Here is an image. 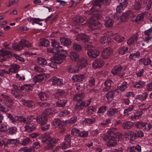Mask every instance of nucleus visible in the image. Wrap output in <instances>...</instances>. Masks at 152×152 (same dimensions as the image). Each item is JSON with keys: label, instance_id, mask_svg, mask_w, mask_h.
<instances>
[{"label": "nucleus", "instance_id": "nucleus-16", "mask_svg": "<svg viewBox=\"0 0 152 152\" xmlns=\"http://www.w3.org/2000/svg\"><path fill=\"white\" fill-rule=\"evenodd\" d=\"M85 78V76L84 74H78L73 76L72 79L74 82H80L83 81Z\"/></svg>", "mask_w": 152, "mask_h": 152}, {"label": "nucleus", "instance_id": "nucleus-18", "mask_svg": "<svg viewBox=\"0 0 152 152\" xmlns=\"http://www.w3.org/2000/svg\"><path fill=\"white\" fill-rule=\"evenodd\" d=\"M38 95L40 99L42 101L47 100L49 98V95L48 94L45 92L41 91L39 92Z\"/></svg>", "mask_w": 152, "mask_h": 152}, {"label": "nucleus", "instance_id": "nucleus-49", "mask_svg": "<svg viewBox=\"0 0 152 152\" xmlns=\"http://www.w3.org/2000/svg\"><path fill=\"white\" fill-rule=\"evenodd\" d=\"M69 111L67 110H65L61 111L58 114V116L60 117L66 116L70 114Z\"/></svg>", "mask_w": 152, "mask_h": 152}, {"label": "nucleus", "instance_id": "nucleus-1", "mask_svg": "<svg viewBox=\"0 0 152 152\" xmlns=\"http://www.w3.org/2000/svg\"><path fill=\"white\" fill-rule=\"evenodd\" d=\"M63 53H61L57 56H53L50 59L51 62L48 64V65L52 68H55L57 67V64H61L63 62V60L66 58V54H67L66 50H63Z\"/></svg>", "mask_w": 152, "mask_h": 152}, {"label": "nucleus", "instance_id": "nucleus-47", "mask_svg": "<svg viewBox=\"0 0 152 152\" xmlns=\"http://www.w3.org/2000/svg\"><path fill=\"white\" fill-rule=\"evenodd\" d=\"M60 41L61 44L64 45H69L71 43V41L68 39L64 38H60Z\"/></svg>", "mask_w": 152, "mask_h": 152}, {"label": "nucleus", "instance_id": "nucleus-61", "mask_svg": "<svg viewBox=\"0 0 152 152\" xmlns=\"http://www.w3.org/2000/svg\"><path fill=\"white\" fill-rule=\"evenodd\" d=\"M73 20L74 21L76 22H82L85 20V18H83L80 16H76L74 18Z\"/></svg>", "mask_w": 152, "mask_h": 152}, {"label": "nucleus", "instance_id": "nucleus-64", "mask_svg": "<svg viewBox=\"0 0 152 152\" xmlns=\"http://www.w3.org/2000/svg\"><path fill=\"white\" fill-rule=\"evenodd\" d=\"M143 131L144 132H147L149 131L152 127V125L150 124L145 123Z\"/></svg>", "mask_w": 152, "mask_h": 152}, {"label": "nucleus", "instance_id": "nucleus-2", "mask_svg": "<svg viewBox=\"0 0 152 152\" xmlns=\"http://www.w3.org/2000/svg\"><path fill=\"white\" fill-rule=\"evenodd\" d=\"M86 24L92 30L101 29L102 27L101 23L94 19L93 17H91L86 22Z\"/></svg>", "mask_w": 152, "mask_h": 152}, {"label": "nucleus", "instance_id": "nucleus-5", "mask_svg": "<svg viewBox=\"0 0 152 152\" xmlns=\"http://www.w3.org/2000/svg\"><path fill=\"white\" fill-rule=\"evenodd\" d=\"M119 135L116 133L113 132L111 130H109L107 132V134L105 135V140L107 139L109 140H118Z\"/></svg>", "mask_w": 152, "mask_h": 152}, {"label": "nucleus", "instance_id": "nucleus-59", "mask_svg": "<svg viewBox=\"0 0 152 152\" xmlns=\"http://www.w3.org/2000/svg\"><path fill=\"white\" fill-rule=\"evenodd\" d=\"M76 67L75 65H72L69 66L67 68V71L70 73H74L76 72Z\"/></svg>", "mask_w": 152, "mask_h": 152}, {"label": "nucleus", "instance_id": "nucleus-4", "mask_svg": "<svg viewBox=\"0 0 152 152\" xmlns=\"http://www.w3.org/2000/svg\"><path fill=\"white\" fill-rule=\"evenodd\" d=\"M49 113H47L46 114H42L41 115L38 116L36 118L37 123L41 125H45L48 121L47 115Z\"/></svg>", "mask_w": 152, "mask_h": 152}, {"label": "nucleus", "instance_id": "nucleus-36", "mask_svg": "<svg viewBox=\"0 0 152 152\" xmlns=\"http://www.w3.org/2000/svg\"><path fill=\"white\" fill-rule=\"evenodd\" d=\"M1 96L5 100L9 103H13L14 102V100L10 98L9 96L5 95L4 93H2Z\"/></svg>", "mask_w": 152, "mask_h": 152}, {"label": "nucleus", "instance_id": "nucleus-33", "mask_svg": "<svg viewBox=\"0 0 152 152\" xmlns=\"http://www.w3.org/2000/svg\"><path fill=\"white\" fill-rule=\"evenodd\" d=\"M137 39V36L136 35H134L132 37L127 40V43L129 45H132L136 42Z\"/></svg>", "mask_w": 152, "mask_h": 152}, {"label": "nucleus", "instance_id": "nucleus-51", "mask_svg": "<svg viewBox=\"0 0 152 152\" xmlns=\"http://www.w3.org/2000/svg\"><path fill=\"white\" fill-rule=\"evenodd\" d=\"M114 40L118 42H121L124 41V38L119 35H117L113 38Z\"/></svg>", "mask_w": 152, "mask_h": 152}, {"label": "nucleus", "instance_id": "nucleus-25", "mask_svg": "<svg viewBox=\"0 0 152 152\" xmlns=\"http://www.w3.org/2000/svg\"><path fill=\"white\" fill-rule=\"evenodd\" d=\"M128 150L130 152H141V147L139 145L131 147L128 148Z\"/></svg>", "mask_w": 152, "mask_h": 152}, {"label": "nucleus", "instance_id": "nucleus-48", "mask_svg": "<svg viewBox=\"0 0 152 152\" xmlns=\"http://www.w3.org/2000/svg\"><path fill=\"white\" fill-rule=\"evenodd\" d=\"M145 123L142 121L137 122H136L135 126L137 128L142 129L143 130Z\"/></svg>", "mask_w": 152, "mask_h": 152}, {"label": "nucleus", "instance_id": "nucleus-45", "mask_svg": "<svg viewBox=\"0 0 152 152\" xmlns=\"http://www.w3.org/2000/svg\"><path fill=\"white\" fill-rule=\"evenodd\" d=\"M40 43L42 46L47 47L49 45V42L47 39H40Z\"/></svg>", "mask_w": 152, "mask_h": 152}, {"label": "nucleus", "instance_id": "nucleus-37", "mask_svg": "<svg viewBox=\"0 0 152 152\" xmlns=\"http://www.w3.org/2000/svg\"><path fill=\"white\" fill-rule=\"evenodd\" d=\"M115 91L112 90L108 92L106 94V97L109 100L111 101L115 93Z\"/></svg>", "mask_w": 152, "mask_h": 152}, {"label": "nucleus", "instance_id": "nucleus-7", "mask_svg": "<svg viewBox=\"0 0 152 152\" xmlns=\"http://www.w3.org/2000/svg\"><path fill=\"white\" fill-rule=\"evenodd\" d=\"M108 0H94L92 2L94 7L91 10L94 9L95 6L98 7V8L101 7L102 5H105L108 3Z\"/></svg>", "mask_w": 152, "mask_h": 152}, {"label": "nucleus", "instance_id": "nucleus-44", "mask_svg": "<svg viewBox=\"0 0 152 152\" xmlns=\"http://www.w3.org/2000/svg\"><path fill=\"white\" fill-rule=\"evenodd\" d=\"M73 48L75 51L80 52L82 50V48L80 45L75 43L73 44Z\"/></svg>", "mask_w": 152, "mask_h": 152}, {"label": "nucleus", "instance_id": "nucleus-20", "mask_svg": "<svg viewBox=\"0 0 152 152\" xmlns=\"http://www.w3.org/2000/svg\"><path fill=\"white\" fill-rule=\"evenodd\" d=\"M20 68V66L16 64H14L11 65L10 67L9 68L8 71H7L9 74H10V72L16 73L18 71V70Z\"/></svg>", "mask_w": 152, "mask_h": 152}, {"label": "nucleus", "instance_id": "nucleus-26", "mask_svg": "<svg viewBox=\"0 0 152 152\" xmlns=\"http://www.w3.org/2000/svg\"><path fill=\"white\" fill-rule=\"evenodd\" d=\"M136 133L132 131L127 132L125 133L126 138L133 140L136 138Z\"/></svg>", "mask_w": 152, "mask_h": 152}, {"label": "nucleus", "instance_id": "nucleus-53", "mask_svg": "<svg viewBox=\"0 0 152 152\" xmlns=\"http://www.w3.org/2000/svg\"><path fill=\"white\" fill-rule=\"evenodd\" d=\"M140 54V53L138 52L134 53H132L130 54L129 58L130 59L134 60L137 57H139Z\"/></svg>", "mask_w": 152, "mask_h": 152}, {"label": "nucleus", "instance_id": "nucleus-54", "mask_svg": "<svg viewBox=\"0 0 152 152\" xmlns=\"http://www.w3.org/2000/svg\"><path fill=\"white\" fill-rule=\"evenodd\" d=\"M127 83L126 82H124L119 87H118V88L121 91H124L127 88Z\"/></svg>", "mask_w": 152, "mask_h": 152}, {"label": "nucleus", "instance_id": "nucleus-15", "mask_svg": "<svg viewBox=\"0 0 152 152\" xmlns=\"http://www.w3.org/2000/svg\"><path fill=\"white\" fill-rule=\"evenodd\" d=\"M113 84V83L111 80L107 79L104 83L105 87L103 89V91L106 92L110 89Z\"/></svg>", "mask_w": 152, "mask_h": 152}, {"label": "nucleus", "instance_id": "nucleus-62", "mask_svg": "<svg viewBox=\"0 0 152 152\" xmlns=\"http://www.w3.org/2000/svg\"><path fill=\"white\" fill-rule=\"evenodd\" d=\"M12 47L14 49H15L17 50H20L23 48L22 46L20 45L19 44V45H17L15 43L12 44Z\"/></svg>", "mask_w": 152, "mask_h": 152}, {"label": "nucleus", "instance_id": "nucleus-58", "mask_svg": "<svg viewBox=\"0 0 152 152\" xmlns=\"http://www.w3.org/2000/svg\"><path fill=\"white\" fill-rule=\"evenodd\" d=\"M37 104L38 106H40L42 108H45L48 107L50 105V104L46 102H37Z\"/></svg>", "mask_w": 152, "mask_h": 152}, {"label": "nucleus", "instance_id": "nucleus-39", "mask_svg": "<svg viewBox=\"0 0 152 152\" xmlns=\"http://www.w3.org/2000/svg\"><path fill=\"white\" fill-rule=\"evenodd\" d=\"M5 104V103L4 102L2 101V102L0 103V111L6 113L8 111V109H6Z\"/></svg>", "mask_w": 152, "mask_h": 152}, {"label": "nucleus", "instance_id": "nucleus-50", "mask_svg": "<svg viewBox=\"0 0 152 152\" xmlns=\"http://www.w3.org/2000/svg\"><path fill=\"white\" fill-rule=\"evenodd\" d=\"M15 118L16 121H18L19 122H23L25 123L27 121L26 118L21 116H15Z\"/></svg>", "mask_w": 152, "mask_h": 152}, {"label": "nucleus", "instance_id": "nucleus-24", "mask_svg": "<svg viewBox=\"0 0 152 152\" xmlns=\"http://www.w3.org/2000/svg\"><path fill=\"white\" fill-rule=\"evenodd\" d=\"M111 41V38L107 36L102 37L100 40V42L103 45H108Z\"/></svg>", "mask_w": 152, "mask_h": 152}, {"label": "nucleus", "instance_id": "nucleus-43", "mask_svg": "<svg viewBox=\"0 0 152 152\" xmlns=\"http://www.w3.org/2000/svg\"><path fill=\"white\" fill-rule=\"evenodd\" d=\"M145 83L141 81H139L136 82L134 85V87L137 88H141L145 86Z\"/></svg>", "mask_w": 152, "mask_h": 152}, {"label": "nucleus", "instance_id": "nucleus-35", "mask_svg": "<svg viewBox=\"0 0 152 152\" xmlns=\"http://www.w3.org/2000/svg\"><path fill=\"white\" fill-rule=\"evenodd\" d=\"M69 56L72 60L73 61H77L79 59V55L74 52L70 53Z\"/></svg>", "mask_w": 152, "mask_h": 152}, {"label": "nucleus", "instance_id": "nucleus-31", "mask_svg": "<svg viewBox=\"0 0 152 152\" xmlns=\"http://www.w3.org/2000/svg\"><path fill=\"white\" fill-rule=\"evenodd\" d=\"M19 44L22 46L23 48L24 46L28 48L31 47L32 46L31 44L29 43L28 41H26L24 39H23L20 41Z\"/></svg>", "mask_w": 152, "mask_h": 152}, {"label": "nucleus", "instance_id": "nucleus-57", "mask_svg": "<svg viewBox=\"0 0 152 152\" xmlns=\"http://www.w3.org/2000/svg\"><path fill=\"white\" fill-rule=\"evenodd\" d=\"M53 48H55L57 49H58L59 48H62V47L59 46V43L56 41H53L51 42Z\"/></svg>", "mask_w": 152, "mask_h": 152}, {"label": "nucleus", "instance_id": "nucleus-8", "mask_svg": "<svg viewBox=\"0 0 152 152\" xmlns=\"http://www.w3.org/2000/svg\"><path fill=\"white\" fill-rule=\"evenodd\" d=\"M112 53V51L111 48H106L103 50L102 54V57L103 58L106 59L110 56Z\"/></svg>", "mask_w": 152, "mask_h": 152}, {"label": "nucleus", "instance_id": "nucleus-17", "mask_svg": "<svg viewBox=\"0 0 152 152\" xmlns=\"http://www.w3.org/2000/svg\"><path fill=\"white\" fill-rule=\"evenodd\" d=\"M85 96V94L83 93H78L74 95L73 99L74 101L77 102L81 101Z\"/></svg>", "mask_w": 152, "mask_h": 152}, {"label": "nucleus", "instance_id": "nucleus-46", "mask_svg": "<svg viewBox=\"0 0 152 152\" xmlns=\"http://www.w3.org/2000/svg\"><path fill=\"white\" fill-rule=\"evenodd\" d=\"M17 129L15 127H10L7 130V133L10 134H13L16 133Z\"/></svg>", "mask_w": 152, "mask_h": 152}, {"label": "nucleus", "instance_id": "nucleus-6", "mask_svg": "<svg viewBox=\"0 0 152 152\" xmlns=\"http://www.w3.org/2000/svg\"><path fill=\"white\" fill-rule=\"evenodd\" d=\"M123 67L121 66H115L113 68L111 71V72L114 75H116L117 74H119V76L120 77H122L125 74L124 72L121 74L120 73Z\"/></svg>", "mask_w": 152, "mask_h": 152}, {"label": "nucleus", "instance_id": "nucleus-14", "mask_svg": "<svg viewBox=\"0 0 152 152\" xmlns=\"http://www.w3.org/2000/svg\"><path fill=\"white\" fill-rule=\"evenodd\" d=\"M87 60L84 58H82L79 60L77 64L79 68L83 69L87 66Z\"/></svg>", "mask_w": 152, "mask_h": 152}, {"label": "nucleus", "instance_id": "nucleus-23", "mask_svg": "<svg viewBox=\"0 0 152 152\" xmlns=\"http://www.w3.org/2000/svg\"><path fill=\"white\" fill-rule=\"evenodd\" d=\"M18 140L17 139H10L7 140L6 144H4V146H6L8 145L11 146H14L16 145L18 142Z\"/></svg>", "mask_w": 152, "mask_h": 152}, {"label": "nucleus", "instance_id": "nucleus-9", "mask_svg": "<svg viewBox=\"0 0 152 152\" xmlns=\"http://www.w3.org/2000/svg\"><path fill=\"white\" fill-rule=\"evenodd\" d=\"M50 80L52 82V85H53L60 87L63 84L62 80L57 78L55 77L50 78Z\"/></svg>", "mask_w": 152, "mask_h": 152}, {"label": "nucleus", "instance_id": "nucleus-30", "mask_svg": "<svg viewBox=\"0 0 152 152\" xmlns=\"http://www.w3.org/2000/svg\"><path fill=\"white\" fill-rule=\"evenodd\" d=\"M141 0H135L133 4L134 8L135 10H139L141 5Z\"/></svg>", "mask_w": 152, "mask_h": 152}, {"label": "nucleus", "instance_id": "nucleus-32", "mask_svg": "<svg viewBox=\"0 0 152 152\" xmlns=\"http://www.w3.org/2000/svg\"><path fill=\"white\" fill-rule=\"evenodd\" d=\"M113 21L109 17H107L105 20L104 25L107 27H111L113 26Z\"/></svg>", "mask_w": 152, "mask_h": 152}, {"label": "nucleus", "instance_id": "nucleus-34", "mask_svg": "<svg viewBox=\"0 0 152 152\" xmlns=\"http://www.w3.org/2000/svg\"><path fill=\"white\" fill-rule=\"evenodd\" d=\"M66 103V99H59L56 103V105L58 107H63L65 106Z\"/></svg>", "mask_w": 152, "mask_h": 152}, {"label": "nucleus", "instance_id": "nucleus-38", "mask_svg": "<svg viewBox=\"0 0 152 152\" xmlns=\"http://www.w3.org/2000/svg\"><path fill=\"white\" fill-rule=\"evenodd\" d=\"M118 140H110L107 143V145L108 147H114L118 145L117 142H116Z\"/></svg>", "mask_w": 152, "mask_h": 152}, {"label": "nucleus", "instance_id": "nucleus-29", "mask_svg": "<svg viewBox=\"0 0 152 152\" xmlns=\"http://www.w3.org/2000/svg\"><path fill=\"white\" fill-rule=\"evenodd\" d=\"M53 125L56 127L61 129L63 125L62 122L58 119H55L53 122Z\"/></svg>", "mask_w": 152, "mask_h": 152}, {"label": "nucleus", "instance_id": "nucleus-41", "mask_svg": "<svg viewBox=\"0 0 152 152\" xmlns=\"http://www.w3.org/2000/svg\"><path fill=\"white\" fill-rule=\"evenodd\" d=\"M11 52L4 49H0V55L2 56L11 55Z\"/></svg>", "mask_w": 152, "mask_h": 152}, {"label": "nucleus", "instance_id": "nucleus-40", "mask_svg": "<svg viewBox=\"0 0 152 152\" xmlns=\"http://www.w3.org/2000/svg\"><path fill=\"white\" fill-rule=\"evenodd\" d=\"M127 4H120V5L117 6L116 10L117 12H121L126 8L127 5Z\"/></svg>", "mask_w": 152, "mask_h": 152}, {"label": "nucleus", "instance_id": "nucleus-21", "mask_svg": "<svg viewBox=\"0 0 152 152\" xmlns=\"http://www.w3.org/2000/svg\"><path fill=\"white\" fill-rule=\"evenodd\" d=\"M76 39L77 41H82L83 42L87 40H89V38L88 36L82 34L77 36Z\"/></svg>", "mask_w": 152, "mask_h": 152}, {"label": "nucleus", "instance_id": "nucleus-56", "mask_svg": "<svg viewBox=\"0 0 152 152\" xmlns=\"http://www.w3.org/2000/svg\"><path fill=\"white\" fill-rule=\"evenodd\" d=\"M144 16V14L142 13L138 15L136 17L134 21L135 22H138L141 20H142Z\"/></svg>", "mask_w": 152, "mask_h": 152}, {"label": "nucleus", "instance_id": "nucleus-11", "mask_svg": "<svg viewBox=\"0 0 152 152\" xmlns=\"http://www.w3.org/2000/svg\"><path fill=\"white\" fill-rule=\"evenodd\" d=\"M87 54L89 57L95 58L99 55L100 52L98 50H96L90 49L88 51Z\"/></svg>", "mask_w": 152, "mask_h": 152}, {"label": "nucleus", "instance_id": "nucleus-12", "mask_svg": "<svg viewBox=\"0 0 152 152\" xmlns=\"http://www.w3.org/2000/svg\"><path fill=\"white\" fill-rule=\"evenodd\" d=\"M133 12L129 10L123 13L120 18V20L122 22H125L127 21L129 17L132 16Z\"/></svg>", "mask_w": 152, "mask_h": 152}, {"label": "nucleus", "instance_id": "nucleus-42", "mask_svg": "<svg viewBox=\"0 0 152 152\" xmlns=\"http://www.w3.org/2000/svg\"><path fill=\"white\" fill-rule=\"evenodd\" d=\"M143 3L146 10H148L151 8L152 3L151 0H143Z\"/></svg>", "mask_w": 152, "mask_h": 152}, {"label": "nucleus", "instance_id": "nucleus-28", "mask_svg": "<svg viewBox=\"0 0 152 152\" xmlns=\"http://www.w3.org/2000/svg\"><path fill=\"white\" fill-rule=\"evenodd\" d=\"M140 62H141L145 66H147L150 64L151 63V60L149 58H142L140 59L139 61Z\"/></svg>", "mask_w": 152, "mask_h": 152}, {"label": "nucleus", "instance_id": "nucleus-63", "mask_svg": "<svg viewBox=\"0 0 152 152\" xmlns=\"http://www.w3.org/2000/svg\"><path fill=\"white\" fill-rule=\"evenodd\" d=\"M44 78V77L42 75H38L35 77V80L36 82H41Z\"/></svg>", "mask_w": 152, "mask_h": 152}, {"label": "nucleus", "instance_id": "nucleus-13", "mask_svg": "<svg viewBox=\"0 0 152 152\" xmlns=\"http://www.w3.org/2000/svg\"><path fill=\"white\" fill-rule=\"evenodd\" d=\"M104 64L103 60L100 59L95 60L92 63V66L94 69L102 67Z\"/></svg>", "mask_w": 152, "mask_h": 152}, {"label": "nucleus", "instance_id": "nucleus-52", "mask_svg": "<svg viewBox=\"0 0 152 152\" xmlns=\"http://www.w3.org/2000/svg\"><path fill=\"white\" fill-rule=\"evenodd\" d=\"M37 62L41 65H45L47 63L46 60L42 58H38Z\"/></svg>", "mask_w": 152, "mask_h": 152}, {"label": "nucleus", "instance_id": "nucleus-19", "mask_svg": "<svg viewBox=\"0 0 152 152\" xmlns=\"http://www.w3.org/2000/svg\"><path fill=\"white\" fill-rule=\"evenodd\" d=\"M64 50H61L59 49H57L55 48H47V52L49 53H54L57 56L58 55L61 53H63V51Z\"/></svg>", "mask_w": 152, "mask_h": 152}, {"label": "nucleus", "instance_id": "nucleus-22", "mask_svg": "<svg viewBox=\"0 0 152 152\" xmlns=\"http://www.w3.org/2000/svg\"><path fill=\"white\" fill-rule=\"evenodd\" d=\"M118 110L116 108H111L107 111V115L110 117H113L115 114H118Z\"/></svg>", "mask_w": 152, "mask_h": 152}, {"label": "nucleus", "instance_id": "nucleus-27", "mask_svg": "<svg viewBox=\"0 0 152 152\" xmlns=\"http://www.w3.org/2000/svg\"><path fill=\"white\" fill-rule=\"evenodd\" d=\"M134 125L133 123L130 121H126L123 123L122 127L124 129H129L132 127Z\"/></svg>", "mask_w": 152, "mask_h": 152}, {"label": "nucleus", "instance_id": "nucleus-3", "mask_svg": "<svg viewBox=\"0 0 152 152\" xmlns=\"http://www.w3.org/2000/svg\"><path fill=\"white\" fill-rule=\"evenodd\" d=\"M42 141V142H45L49 148L53 147L57 142L55 139L51 137L49 135H46L43 137Z\"/></svg>", "mask_w": 152, "mask_h": 152}, {"label": "nucleus", "instance_id": "nucleus-10", "mask_svg": "<svg viewBox=\"0 0 152 152\" xmlns=\"http://www.w3.org/2000/svg\"><path fill=\"white\" fill-rule=\"evenodd\" d=\"M25 128L26 131L30 132L34 131L36 128V125L33 123H29L26 121Z\"/></svg>", "mask_w": 152, "mask_h": 152}, {"label": "nucleus", "instance_id": "nucleus-55", "mask_svg": "<svg viewBox=\"0 0 152 152\" xmlns=\"http://www.w3.org/2000/svg\"><path fill=\"white\" fill-rule=\"evenodd\" d=\"M71 146V142L69 141H65L64 143H63L61 146V148L65 149Z\"/></svg>", "mask_w": 152, "mask_h": 152}, {"label": "nucleus", "instance_id": "nucleus-60", "mask_svg": "<svg viewBox=\"0 0 152 152\" xmlns=\"http://www.w3.org/2000/svg\"><path fill=\"white\" fill-rule=\"evenodd\" d=\"M107 106H103L101 107L98 109L97 113L99 115L102 113H104L106 110Z\"/></svg>", "mask_w": 152, "mask_h": 152}]
</instances>
